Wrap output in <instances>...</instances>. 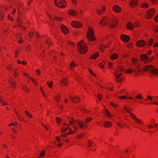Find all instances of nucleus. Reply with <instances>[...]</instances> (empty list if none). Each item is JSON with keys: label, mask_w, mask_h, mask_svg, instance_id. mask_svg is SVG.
I'll use <instances>...</instances> for the list:
<instances>
[{"label": "nucleus", "mask_w": 158, "mask_h": 158, "mask_svg": "<svg viewBox=\"0 0 158 158\" xmlns=\"http://www.w3.org/2000/svg\"><path fill=\"white\" fill-rule=\"evenodd\" d=\"M77 50L79 53L81 54H85L87 52L88 47L87 44L84 43L83 40L78 42L77 44Z\"/></svg>", "instance_id": "f257e3e1"}, {"label": "nucleus", "mask_w": 158, "mask_h": 158, "mask_svg": "<svg viewBox=\"0 0 158 158\" xmlns=\"http://www.w3.org/2000/svg\"><path fill=\"white\" fill-rule=\"evenodd\" d=\"M54 4L56 6L61 8H64L67 5L64 0H54Z\"/></svg>", "instance_id": "f03ea898"}, {"label": "nucleus", "mask_w": 158, "mask_h": 158, "mask_svg": "<svg viewBox=\"0 0 158 158\" xmlns=\"http://www.w3.org/2000/svg\"><path fill=\"white\" fill-rule=\"evenodd\" d=\"M155 13V8L149 9L146 12L145 18L147 19H150L154 15Z\"/></svg>", "instance_id": "7ed1b4c3"}, {"label": "nucleus", "mask_w": 158, "mask_h": 158, "mask_svg": "<svg viewBox=\"0 0 158 158\" xmlns=\"http://www.w3.org/2000/svg\"><path fill=\"white\" fill-rule=\"evenodd\" d=\"M87 35L88 39L90 40V41H93L96 40L94 32L93 29H90L88 31Z\"/></svg>", "instance_id": "20e7f679"}, {"label": "nucleus", "mask_w": 158, "mask_h": 158, "mask_svg": "<svg viewBox=\"0 0 158 158\" xmlns=\"http://www.w3.org/2000/svg\"><path fill=\"white\" fill-rule=\"evenodd\" d=\"M118 23V21L116 18H113L112 21V23L108 24L107 26L111 29L116 28Z\"/></svg>", "instance_id": "39448f33"}, {"label": "nucleus", "mask_w": 158, "mask_h": 158, "mask_svg": "<svg viewBox=\"0 0 158 158\" xmlns=\"http://www.w3.org/2000/svg\"><path fill=\"white\" fill-rule=\"evenodd\" d=\"M71 25L72 27L76 28H81L83 27V25L81 23L77 21H72L71 22Z\"/></svg>", "instance_id": "423d86ee"}, {"label": "nucleus", "mask_w": 158, "mask_h": 158, "mask_svg": "<svg viewBox=\"0 0 158 158\" xmlns=\"http://www.w3.org/2000/svg\"><path fill=\"white\" fill-rule=\"evenodd\" d=\"M135 45L137 47L140 48L144 47L145 45L148 46L147 44L143 40H140L137 41L135 43Z\"/></svg>", "instance_id": "0eeeda50"}, {"label": "nucleus", "mask_w": 158, "mask_h": 158, "mask_svg": "<svg viewBox=\"0 0 158 158\" xmlns=\"http://www.w3.org/2000/svg\"><path fill=\"white\" fill-rule=\"evenodd\" d=\"M60 28L61 31L64 34L66 35L69 33V29L64 25L61 24L60 25Z\"/></svg>", "instance_id": "6e6552de"}, {"label": "nucleus", "mask_w": 158, "mask_h": 158, "mask_svg": "<svg viewBox=\"0 0 158 158\" xmlns=\"http://www.w3.org/2000/svg\"><path fill=\"white\" fill-rule=\"evenodd\" d=\"M108 22L109 20L107 19V16H104L103 17L101 20L99 21V23L100 26H105Z\"/></svg>", "instance_id": "1a4fd4ad"}, {"label": "nucleus", "mask_w": 158, "mask_h": 158, "mask_svg": "<svg viewBox=\"0 0 158 158\" xmlns=\"http://www.w3.org/2000/svg\"><path fill=\"white\" fill-rule=\"evenodd\" d=\"M120 38L125 43H128L130 40V36L125 34L121 35Z\"/></svg>", "instance_id": "9d476101"}, {"label": "nucleus", "mask_w": 158, "mask_h": 158, "mask_svg": "<svg viewBox=\"0 0 158 158\" xmlns=\"http://www.w3.org/2000/svg\"><path fill=\"white\" fill-rule=\"evenodd\" d=\"M139 2L138 0H131L129 2V6L132 8L138 6Z\"/></svg>", "instance_id": "9b49d317"}, {"label": "nucleus", "mask_w": 158, "mask_h": 158, "mask_svg": "<svg viewBox=\"0 0 158 158\" xmlns=\"http://www.w3.org/2000/svg\"><path fill=\"white\" fill-rule=\"evenodd\" d=\"M112 10L113 11L117 13H120L122 10V9L121 7L117 5H115L113 7Z\"/></svg>", "instance_id": "f8f14e48"}, {"label": "nucleus", "mask_w": 158, "mask_h": 158, "mask_svg": "<svg viewBox=\"0 0 158 158\" xmlns=\"http://www.w3.org/2000/svg\"><path fill=\"white\" fill-rule=\"evenodd\" d=\"M68 14L73 16L76 17L78 15V13L77 11L73 9H70L68 12Z\"/></svg>", "instance_id": "ddd939ff"}, {"label": "nucleus", "mask_w": 158, "mask_h": 158, "mask_svg": "<svg viewBox=\"0 0 158 158\" xmlns=\"http://www.w3.org/2000/svg\"><path fill=\"white\" fill-rule=\"evenodd\" d=\"M149 59L148 55L146 54H143L140 55V60L141 61H145Z\"/></svg>", "instance_id": "4468645a"}, {"label": "nucleus", "mask_w": 158, "mask_h": 158, "mask_svg": "<svg viewBox=\"0 0 158 158\" xmlns=\"http://www.w3.org/2000/svg\"><path fill=\"white\" fill-rule=\"evenodd\" d=\"M130 116L133 119L134 121L137 123H141L142 122L137 118L135 115L132 113H130Z\"/></svg>", "instance_id": "2eb2a0df"}, {"label": "nucleus", "mask_w": 158, "mask_h": 158, "mask_svg": "<svg viewBox=\"0 0 158 158\" xmlns=\"http://www.w3.org/2000/svg\"><path fill=\"white\" fill-rule=\"evenodd\" d=\"M100 57V53L99 52H95L94 54L92 55L90 57V59L95 60L98 57Z\"/></svg>", "instance_id": "dca6fc26"}, {"label": "nucleus", "mask_w": 158, "mask_h": 158, "mask_svg": "<svg viewBox=\"0 0 158 158\" xmlns=\"http://www.w3.org/2000/svg\"><path fill=\"white\" fill-rule=\"evenodd\" d=\"M134 75L135 76H139L142 73L143 71L140 69H138L136 70L135 68V71H134Z\"/></svg>", "instance_id": "f3484780"}, {"label": "nucleus", "mask_w": 158, "mask_h": 158, "mask_svg": "<svg viewBox=\"0 0 158 158\" xmlns=\"http://www.w3.org/2000/svg\"><path fill=\"white\" fill-rule=\"evenodd\" d=\"M70 98L73 102L76 103L79 102L80 101V99L77 96L74 97L70 96Z\"/></svg>", "instance_id": "a211bd4d"}, {"label": "nucleus", "mask_w": 158, "mask_h": 158, "mask_svg": "<svg viewBox=\"0 0 158 158\" xmlns=\"http://www.w3.org/2000/svg\"><path fill=\"white\" fill-rule=\"evenodd\" d=\"M78 124L80 128L84 129L87 126V123L84 124L82 121H79L78 122Z\"/></svg>", "instance_id": "6ab92c4d"}, {"label": "nucleus", "mask_w": 158, "mask_h": 158, "mask_svg": "<svg viewBox=\"0 0 158 158\" xmlns=\"http://www.w3.org/2000/svg\"><path fill=\"white\" fill-rule=\"evenodd\" d=\"M17 26L18 27H22V25L23 24L22 21L21 19L19 18V17H18L17 18Z\"/></svg>", "instance_id": "aec40b11"}, {"label": "nucleus", "mask_w": 158, "mask_h": 158, "mask_svg": "<svg viewBox=\"0 0 158 158\" xmlns=\"http://www.w3.org/2000/svg\"><path fill=\"white\" fill-rule=\"evenodd\" d=\"M135 71V68L128 69L125 70L124 73L127 74H131L132 72Z\"/></svg>", "instance_id": "412c9836"}, {"label": "nucleus", "mask_w": 158, "mask_h": 158, "mask_svg": "<svg viewBox=\"0 0 158 158\" xmlns=\"http://www.w3.org/2000/svg\"><path fill=\"white\" fill-rule=\"evenodd\" d=\"M118 57V55L116 53L111 55L110 56V59L112 60H114Z\"/></svg>", "instance_id": "4be33fe9"}, {"label": "nucleus", "mask_w": 158, "mask_h": 158, "mask_svg": "<svg viewBox=\"0 0 158 158\" xmlns=\"http://www.w3.org/2000/svg\"><path fill=\"white\" fill-rule=\"evenodd\" d=\"M152 66L151 65H145L143 69V71L145 72H147L149 69L152 68Z\"/></svg>", "instance_id": "5701e85b"}, {"label": "nucleus", "mask_w": 158, "mask_h": 158, "mask_svg": "<svg viewBox=\"0 0 158 158\" xmlns=\"http://www.w3.org/2000/svg\"><path fill=\"white\" fill-rule=\"evenodd\" d=\"M5 16L3 11L0 9V21H2L4 19V17Z\"/></svg>", "instance_id": "b1692460"}, {"label": "nucleus", "mask_w": 158, "mask_h": 158, "mask_svg": "<svg viewBox=\"0 0 158 158\" xmlns=\"http://www.w3.org/2000/svg\"><path fill=\"white\" fill-rule=\"evenodd\" d=\"M126 27L128 29L131 30L133 29V25L130 22L127 24Z\"/></svg>", "instance_id": "393cba45"}, {"label": "nucleus", "mask_w": 158, "mask_h": 158, "mask_svg": "<svg viewBox=\"0 0 158 158\" xmlns=\"http://www.w3.org/2000/svg\"><path fill=\"white\" fill-rule=\"evenodd\" d=\"M149 4L146 2H143L142 3L141 5H140V7L142 8H148L149 7Z\"/></svg>", "instance_id": "a878e982"}, {"label": "nucleus", "mask_w": 158, "mask_h": 158, "mask_svg": "<svg viewBox=\"0 0 158 158\" xmlns=\"http://www.w3.org/2000/svg\"><path fill=\"white\" fill-rule=\"evenodd\" d=\"M150 72L154 75H156L158 73V70L157 69L152 68L150 69Z\"/></svg>", "instance_id": "bb28decb"}, {"label": "nucleus", "mask_w": 158, "mask_h": 158, "mask_svg": "<svg viewBox=\"0 0 158 158\" xmlns=\"http://www.w3.org/2000/svg\"><path fill=\"white\" fill-rule=\"evenodd\" d=\"M104 125L106 127H110L111 125V123L109 121H105L104 123Z\"/></svg>", "instance_id": "cd10ccee"}, {"label": "nucleus", "mask_w": 158, "mask_h": 158, "mask_svg": "<svg viewBox=\"0 0 158 158\" xmlns=\"http://www.w3.org/2000/svg\"><path fill=\"white\" fill-rule=\"evenodd\" d=\"M60 84L62 85H66L67 83V80H60Z\"/></svg>", "instance_id": "c85d7f7f"}, {"label": "nucleus", "mask_w": 158, "mask_h": 158, "mask_svg": "<svg viewBox=\"0 0 158 158\" xmlns=\"http://www.w3.org/2000/svg\"><path fill=\"white\" fill-rule=\"evenodd\" d=\"M139 61V59L136 58H133L131 59L132 63L133 64H136Z\"/></svg>", "instance_id": "c756f323"}, {"label": "nucleus", "mask_w": 158, "mask_h": 158, "mask_svg": "<svg viewBox=\"0 0 158 158\" xmlns=\"http://www.w3.org/2000/svg\"><path fill=\"white\" fill-rule=\"evenodd\" d=\"M154 41V39L153 38H151L150 39L148 43V45L149 46L152 45Z\"/></svg>", "instance_id": "7c9ffc66"}, {"label": "nucleus", "mask_w": 158, "mask_h": 158, "mask_svg": "<svg viewBox=\"0 0 158 158\" xmlns=\"http://www.w3.org/2000/svg\"><path fill=\"white\" fill-rule=\"evenodd\" d=\"M67 126H68L67 129L69 130V132L66 133V135H69V134H72L74 133L75 132L74 131H72V128H69V125H68Z\"/></svg>", "instance_id": "2f4dec72"}, {"label": "nucleus", "mask_w": 158, "mask_h": 158, "mask_svg": "<svg viewBox=\"0 0 158 158\" xmlns=\"http://www.w3.org/2000/svg\"><path fill=\"white\" fill-rule=\"evenodd\" d=\"M68 44L71 47H75V44L72 41H68L67 42Z\"/></svg>", "instance_id": "473e14b6"}, {"label": "nucleus", "mask_w": 158, "mask_h": 158, "mask_svg": "<svg viewBox=\"0 0 158 158\" xmlns=\"http://www.w3.org/2000/svg\"><path fill=\"white\" fill-rule=\"evenodd\" d=\"M54 20L59 22H61L63 20V19L61 17L55 16L54 17Z\"/></svg>", "instance_id": "72a5a7b5"}, {"label": "nucleus", "mask_w": 158, "mask_h": 158, "mask_svg": "<svg viewBox=\"0 0 158 158\" xmlns=\"http://www.w3.org/2000/svg\"><path fill=\"white\" fill-rule=\"evenodd\" d=\"M69 124L70 125H72L75 123L77 121H75V120L72 118H71L69 120Z\"/></svg>", "instance_id": "f704fd0d"}, {"label": "nucleus", "mask_w": 158, "mask_h": 158, "mask_svg": "<svg viewBox=\"0 0 158 158\" xmlns=\"http://www.w3.org/2000/svg\"><path fill=\"white\" fill-rule=\"evenodd\" d=\"M118 72V70H116L114 73V75L115 76H116V79L118 78L119 77H120L122 74V73L119 74L118 75H117Z\"/></svg>", "instance_id": "c9c22d12"}, {"label": "nucleus", "mask_w": 158, "mask_h": 158, "mask_svg": "<svg viewBox=\"0 0 158 158\" xmlns=\"http://www.w3.org/2000/svg\"><path fill=\"white\" fill-rule=\"evenodd\" d=\"M104 114L106 116H107L109 117H111V114L107 110H104Z\"/></svg>", "instance_id": "e433bc0d"}, {"label": "nucleus", "mask_w": 158, "mask_h": 158, "mask_svg": "<svg viewBox=\"0 0 158 158\" xmlns=\"http://www.w3.org/2000/svg\"><path fill=\"white\" fill-rule=\"evenodd\" d=\"M104 46L102 44L101 45L100 47L99 48V49L102 52H103L104 51Z\"/></svg>", "instance_id": "4c0bfd02"}, {"label": "nucleus", "mask_w": 158, "mask_h": 158, "mask_svg": "<svg viewBox=\"0 0 158 158\" xmlns=\"http://www.w3.org/2000/svg\"><path fill=\"white\" fill-rule=\"evenodd\" d=\"M18 73V70L16 69H15L14 70V73H13V75L15 77V78H16L17 77V75Z\"/></svg>", "instance_id": "58836bf2"}, {"label": "nucleus", "mask_w": 158, "mask_h": 158, "mask_svg": "<svg viewBox=\"0 0 158 158\" xmlns=\"http://www.w3.org/2000/svg\"><path fill=\"white\" fill-rule=\"evenodd\" d=\"M124 107L125 110L127 112L129 113V115H130V113H131L130 112V111H131V108H128L126 106H124Z\"/></svg>", "instance_id": "ea45409f"}, {"label": "nucleus", "mask_w": 158, "mask_h": 158, "mask_svg": "<svg viewBox=\"0 0 158 158\" xmlns=\"http://www.w3.org/2000/svg\"><path fill=\"white\" fill-rule=\"evenodd\" d=\"M111 44V42L110 41H108L107 44L104 46L105 48H107L110 47Z\"/></svg>", "instance_id": "a19ab883"}, {"label": "nucleus", "mask_w": 158, "mask_h": 158, "mask_svg": "<svg viewBox=\"0 0 158 158\" xmlns=\"http://www.w3.org/2000/svg\"><path fill=\"white\" fill-rule=\"evenodd\" d=\"M46 43L48 46L51 45V41L50 40H49V38H48V39L46 40Z\"/></svg>", "instance_id": "79ce46f5"}, {"label": "nucleus", "mask_w": 158, "mask_h": 158, "mask_svg": "<svg viewBox=\"0 0 158 158\" xmlns=\"http://www.w3.org/2000/svg\"><path fill=\"white\" fill-rule=\"evenodd\" d=\"M26 50L27 52H29L31 51V47L30 45L29 44L27 46Z\"/></svg>", "instance_id": "37998d69"}, {"label": "nucleus", "mask_w": 158, "mask_h": 158, "mask_svg": "<svg viewBox=\"0 0 158 158\" xmlns=\"http://www.w3.org/2000/svg\"><path fill=\"white\" fill-rule=\"evenodd\" d=\"M25 114L29 118H32V116L31 114L27 111H25Z\"/></svg>", "instance_id": "c03bdc74"}, {"label": "nucleus", "mask_w": 158, "mask_h": 158, "mask_svg": "<svg viewBox=\"0 0 158 158\" xmlns=\"http://www.w3.org/2000/svg\"><path fill=\"white\" fill-rule=\"evenodd\" d=\"M0 102L2 103L3 105L8 104V103L7 102L4 101L1 98H0Z\"/></svg>", "instance_id": "a18cd8bd"}, {"label": "nucleus", "mask_w": 158, "mask_h": 158, "mask_svg": "<svg viewBox=\"0 0 158 158\" xmlns=\"http://www.w3.org/2000/svg\"><path fill=\"white\" fill-rule=\"evenodd\" d=\"M133 43L130 42L127 44V47L129 48H130L133 47Z\"/></svg>", "instance_id": "49530a36"}, {"label": "nucleus", "mask_w": 158, "mask_h": 158, "mask_svg": "<svg viewBox=\"0 0 158 158\" xmlns=\"http://www.w3.org/2000/svg\"><path fill=\"white\" fill-rule=\"evenodd\" d=\"M88 70L89 73L93 75L94 76L96 77V75H95L93 71L92 70V69L90 68H88Z\"/></svg>", "instance_id": "de8ad7c7"}, {"label": "nucleus", "mask_w": 158, "mask_h": 158, "mask_svg": "<svg viewBox=\"0 0 158 158\" xmlns=\"http://www.w3.org/2000/svg\"><path fill=\"white\" fill-rule=\"evenodd\" d=\"M23 75L24 76H26L28 78H29L30 79H34V78L31 77L27 73H24L23 74Z\"/></svg>", "instance_id": "09e8293b"}, {"label": "nucleus", "mask_w": 158, "mask_h": 158, "mask_svg": "<svg viewBox=\"0 0 158 158\" xmlns=\"http://www.w3.org/2000/svg\"><path fill=\"white\" fill-rule=\"evenodd\" d=\"M9 82L12 86H13L15 84V82L13 80H11L10 81H9Z\"/></svg>", "instance_id": "8fccbe9b"}, {"label": "nucleus", "mask_w": 158, "mask_h": 158, "mask_svg": "<svg viewBox=\"0 0 158 158\" xmlns=\"http://www.w3.org/2000/svg\"><path fill=\"white\" fill-rule=\"evenodd\" d=\"M70 66L71 67H72L73 68H74L75 66H76V65L74 61H73L70 64Z\"/></svg>", "instance_id": "3c124183"}, {"label": "nucleus", "mask_w": 158, "mask_h": 158, "mask_svg": "<svg viewBox=\"0 0 158 158\" xmlns=\"http://www.w3.org/2000/svg\"><path fill=\"white\" fill-rule=\"evenodd\" d=\"M15 4L16 5L19 6L21 5L20 2L19 0H17L16 1H15Z\"/></svg>", "instance_id": "603ef678"}, {"label": "nucleus", "mask_w": 158, "mask_h": 158, "mask_svg": "<svg viewBox=\"0 0 158 158\" xmlns=\"http://www.w3.org/2000/svg\"><path fill=\"white\" fill-rule=\"evenodd\" d=\"M92 118L89 117L86 118L85 119V122L86 123H88L90 122L92 120Z\"/></svg>", "instance_id": "864d4df0"}, {"label": "nucleus", "mask_w": 158, "mask_h": 158, "mask_svg": "<svg viewBox=\"0 0 158 158\" xmlns=\"http://www.w3.org/2000/svg\"><path fill=\"white\" fill-rule=\"evenodd\" d=\"M8 20H10L11 22H13L14 21L13 18L10 15H8L7 16Z\"/></svg>", "instance_id": "5fc2aeb1"}, {"label": "nucleus", "mask_w": 158, "mask_h": 158, "mask_svg": "<svg viewBox=\"0 0 158 158\" xmlns=\"http://www.w3.org/2000/svg\"><path fill=\"white\" fill-rule=\"evenodd\" d=\"M45 154V152L44 151H42L40 154V156L39 157V158H40L41 157H43L44 155Z\"/></svg>", "instance_id": "6e6d98bb"}, {"label": "nucleus", "mask_w": 158, "mask_h": 158, "mask_svg": "<svg viewBox=\"0 0 158 158\" xmlns=\"http://www.w3.org/2000/svg\"><path fill=\"white\" fill-rule=\"evenodd\" d=\"M12 65H9L7 67V69L10 70V71H11L12 70Z\"/></svg>", "instance_id": "4d7b16f0"}, {"label": "nucleus", "mask_w": 158, "mask_h": 158, "mask_svg": "<svg viewBox=\"0 0 158 158\" xmlns=\"http://www.w3.org/2000/svg\"><path fill=\"white\" fill-rule=\"evenodd\" d=\"M60 98V96H59L58 95H57L56 97H55V98L57 101V102L58 103L59 102V99Z\"/></svg>", "instance_id": "13d9d810"}, {"label": "nucleus", "mask_w": 158, "mask_h": 158, "mask_svg": "<svg viewBox=\"0 0 158 158\" xmlns=\"http://www.w3.org/2000/svg\"><path fill=\"white\" fill-rule=\"evenodd\" d=\"M117 124L118 125V126L121 128H122L124 126V125L121 123L119 122H117Z\"/></svg>", "instance_id": "bf43d9fd"}, {"label": "nucleus", "mask_w": 158, "mask_h": 158, "mask_svg": "<svg viewBox=\"0 0 158 158\" xmlns=\"http://www.w3.org/2000/svg\"><path fill=\"white\" fill-rule=\"evenodd\" d=\"M33 32H31L28 34V36L30 38H32L33 36Z\"/></svg>", "instance_id": "052dcab7"}, {"label": "nucleus", "mask_w": 158, "mask_h": 158, "mask_svg": "<svg viewBox=\"0 0 158 158\" xmlns=\"http://www.w3.org/2000/svg\"><path fill=\"white\" fill-rule=\"evenodd\" d=\"M35 36H36V39H39L40 38V34L38 32H36L35 34Z\"/></svg>", "instance_id": "680f3d73"}, {"label": "nucleus", "mask_w": 158, "mask_h": 158, "mask_svg": "<svg viewBox=\"0 0 158 158\" xmlns=\"http://www.w3.org/2000/svg\"><path fill=\"white\" fill-rule=\"evenodd\" d=\"M23 89L26 92H28L29 89L27 88L26 86H24L23 87Z\"/></svg>", "instance_id": "e2e57ef3"}, {"label": "nucleus", "mask_w": 158, "mask_h": 158, "mask_svg": "<svg viewBox=\"0 0 158 158\" xmlns=\"http://www.w3.org/2000/svg\"><path fill=\"white\" fill-rule=\"evenodd\" d=\"M92 142L91 141L89 140L88 143V146L89 147H90L92 144Z\"/></svg>", "instance_id": "0e129e2a"}, {"label": "nucleus", "mask_w": 158, "mask_h": 158, "mask_svg": "<svg viewBox=\"0 0 158 158\" xmlns=\"http://www.w3.org/2000/svg\"><path fill=\"white\" fill-rule=\"evenodd\" d=\"M35 72L37 73V75L39 76L40 74V70L39 69H37L35 71Z\"/></svg>", "instance_id": "69168bd1"}, {"label": "nucleus", "mask_w": 158, "mask_h": 158, "mask_svg": "<svg viewBox=\"0 0 158 158\" xmlns=\"http://www.w3.org/2000/svg\"><path fill=\"white\" fill-rule=\"evenodd\" d=\"M135 97L136 98L139 99H141L142 98V96H141V94H139L137 95Z\"/></svg>", "instance_id": "338daca9"}, {"label": "nucleus", "mask_w": 158, "mask_h": 158, "mask_svg": "<svg viewBox=\"0 0 158 158\" xmlns=\"http://www.w3.org/2000/svg\"><path fill=\"white\" fill-rule=\"evenodd\" d=\"M154 19L155 22H158V14L156 16Z\"/></svg>", "instance_id": "774afa93"}]
</instances>
